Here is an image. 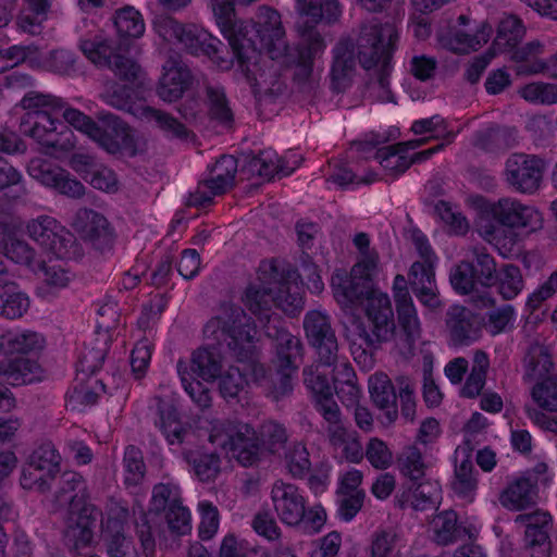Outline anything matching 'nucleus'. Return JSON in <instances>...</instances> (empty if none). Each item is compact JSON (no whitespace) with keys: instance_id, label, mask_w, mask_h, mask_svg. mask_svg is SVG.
<instances>
[{"instance_id":"obj_45","label":"nucleus","mask_w":557,"mask_h":557,"mask_svg":"<svg viewBox=\"0 0 557 557\" xmlns=\"http://www.w3.org/2000/svg\"><path fill=\"white\" fill-rule=\"evenodd\" d=\"M55 502L59 506L69 504V508L73 507L74 503L81 505L89 502L85 482L81 474L73 471H65L60 475L55 492Z\"/></svg>"},{"instance_id":"obj_19","label":"nucleus","mask_w":557,"mask_h":557,"mask_svg":"<svg viewBox=\"0 0 557 557\" xmlns=\"http://www.w3.org/2000/svg\"><path fill=\"white\" fill-rule=\"evenodd\" d=\"M255 37L260 48L265 49L272 60H278L286 55L287 44L285 29L277 11L261 7L257 14Z\"/></svg>"},{"instance_id":"obj_23","label":"nucleus","mask_w":557,"mask_h":557,"mask_svg":"<svg viewBox=\"0 0 557 557\" xmlns=\"http://www.w3.org/2000/svg\"><path fill=\"white\" fill-rule=\"evenodd\" d=\"M450 284L453 288L469 296L470 302L479 309L494 306V298L485 285H481L475 277L474 267L469 260H463L450 271Z\"/></svg>"},{"instance_id":"obj_59","label":"nucleus","mask_w":557,"mask_h":557,"mask_svg":"<svg viewBox=\"0 0 557 557\" xmlns=\"http://www.w3.org/2000/svg\"><path fill=\"white\" fill-rule=\"evenodd\" d=\"M442 498V487L438 481L428 479L414 488L410 506L416 510H425L435 506Z\"/></svg>"},{"instance_id":"obj_17","label":"nucleus","mask_w":557,"mask_h":557,"mask_svg":"<svg viewBox=\"0 0 557 557\" xmlns=\"http://www.w3.org/2000/svg\"><path fill=\"white\" fill-rule=\"evenodd\" d=\"M309 343L315 348L319 361L332 366L337 358L338 344L330 317L320 310L309 311L304 320Z\"/></svg>"},{"instance_id":"obj_11","label":"nucleus","mask_w":557,"mask_h":557,"mask_svg":"<svg viewBox=\"0 0 557 557\" xmlns=\"http://www.w3.org/2000/svg\"><path fill=\"white\" fill-rule=\"evenodd\" d=\"M26 233L41 250L49 257L57 260L70 258L74 236L53 216L39 215L30 219L26 225Z\"/></svg>"},{"instance_id":"obj_33","label":"nucleus","mask_w":557,"mask_h":557,"mask_svg":"<svg viewBox=\"0 0 557 557\" xmlns=\"http://www.w3.org/2000/svg\"><path fill=\"white\" fill-rule=\"evenodd\" d=\"M1 357H33L45 346L41 334L32 330L9 332L0 339Z\"/></svg>"},{"instance_id":"obj_21","label":"nucleus","mask_w":557,"mask_h":557,"mask_svg":"<svg viewBox=\"0 0 557 557\" xmlns=\"http://www.w3.org/2000/svg\"><path fill=\"white\" fill-rule=\"evenodd\" d=\"M72 226L81 238L94 248L104 251L114 240L110 223L101 213L91 209H79L72 222Z\"/></svg>"},{"instance_id":"obj_52","label":"nucleus","mask_w":557,"mask_h":557,"mask_svg":"<svg viewBox=\"0 0 557 557\" xmlns=\"http://www.w3.org/2000/svg\"><path fill=\"white\" fill-rule=\"evenodd\" d=\"M467 260L474 267L476 280L486 288L495 283L496 280V262L485 248L473 247L467 255Z\"/></svg>"},{"instance_id":"obj_55","label":"nucleus","mask_w":557,"mask_h":557,"mask_svg":"<svg viewBox=\"0 0 557 557\" xmlns=\"http://www.w3.org/2000/svg\"><path fill=\"white\" fill-rule=\"evenodd\" d=\"M434 541L440 545H448L457 540V513L445 510L437 513L431 521Z\"/></svg>"},{"instance_id":"obj_48","label":"nucleus","mask_w":557,"mask_h":557,"mask_svg":"<svg viewBox=\"0 0 557 557\" xmlns=\"http://www.w3.org/2000/svg\"><path fill=\"white\" fill-rule=\"evenodd\" d=\"M28 9L21 12L17 18L18 28L27 34L37 35L50 10V0H27Z\"/></svg>"},{"instance_id":"obj_2","label":"nucleus","mask_w":557,"mask_h":557,"mask_svg":"<svg viewBox=\"0 0 557 557\" xmlns=\"http://www.w3.org/2000/svg\"><path fill=\"white\" fill-rule=\"evenodd\" d=\"M20 104L28 111L27 117L33 121L32 126L24 129V133L51 156L69 152L76 145L73 131L53 119L54 113L61 112L69 125L89 138L99 134L98 124L91 117L69 107L61 98L53 95L30 91L22 98Z\"/></svg>"},{"instance_id":"obj_25","label":"nucleus","mask_w":557,"mask_h":557,"mask_svg":"<svg viewBox=\"0 0 557 557\" xmlns=\"http://www.w3.org/2000/svg\"><path fill=\"white\" fill-rule=\"evenodd\" d=\"M194 83L189 67L181 60L169 59L163 65L157 94L164 102H174L183 97Z\"/></svg>"},{"instance_id":"obj_16","label":"nucleus","mask_w":557,"mask_h":557,"mask_svg":"<svg viewBox=\"0 0 557 557\" xmlns=\"http://www.w3.org/2000/svg\"><path fill=\"white\" fill-rule=\"evenodd\" d=\"M236 172V159L232 156H222L210 169L209 177L199 183L196 190L189 195L188 205L205 207L211 203L215 196L233 187Z\"/></svg>"},{"instance_id":"obj_37","label":"nucleus","mask_w":557,"mask_h":557,"mask_svg":"<svg viewBox=\"0 0 557 557\" xmlns=\"http://www.w3.org/2000/svg\"><path fill=\"white\" fill-rule=\"evenodd\" d=\"M424 141L425 139H413L381 148L376 151L375 159L385 170L386 174L397 176L411 165V161L407 156L408 150H413L424 145Z\"/></svg>"},{"instance_id":"obj_3","label":"nucleus","mask_w":557,"mask_h":557,"mask_svg":"<svg viewBox=\"0 0 557 557\" xmlns=\"http://www.w3.org/2000/svg\"><path fill=\"white\" fill-rule=\"evenodd\" d=\"M476 207L483 214L492 215L497 222L481 220L478 224L480 236L494 246L503 256H509L518 245V232L530 235L543 228L542 212L532 205L512 197L488 201L482 197L475 199Z\"/></svg>"},{"instance_id":"obj_31","label":"nucleus","mask_w":557,"mask_h":557,"mask_svg":"<svg viewBox=\"0 0 557 557\" xmlns=\"http://www.w3.org/2000/svg\"><path fill=\"white\" fill-rule=\"evenodd\" d=\"M345 337L350 345L355 360L364 366H372L371 351L383 341L376 338L373 332L369 333L363 323L357 318H351L345 324Z\"/></svg>"},{"instance_id":"obj_46","label":"nucleus","mask_w":557,"mask_h":557,"mask_svg":"<svg viewBox=\"0 0 557 557\" xmlns=\"http://www.w3.org/2000/svg\"><path fill=\"white\" fill-rule=\"evenodd\" d=\"M0 252L11 261L36 271L39 261L35 249L24 239L8 234L0 237Z\"/></svg>"},{"instance_id":"obj_44","label":"nucleus","mask_w":557,"mask_h":557,"mask_svg":"<svg viewBox=\"0 0 557 557\" xmlns=\"http://www.w3.org/2000/svg\"><path fill=\"white\" fill-rule=\"evenodd\" d=\"M134 115L138 119L154 123L166 136L180 139L188 137L189 132L187 128L170 113L146 104H139L136 111H134Z\"/></svg>"},{"instance_id":"obj_61","label":"nucleus","mask_w":557,"mask_h":557,"mask_svg":"<svg viewBox=\"0 0 557 557\" xmlns=\"http://www.w3.org/2000/svg\"><path fill=\"white\" fill-rule=\"evenodd\" d=\"M534 403L547 411H557V375H548L534 384L531 391Z\"/></svg>"},{"instance_id":"obj_22","label":"nucleus","mask_w":557,"mask_h":557,"mask_svg":"<svg viewBox=\"0 0 557 557\" xmlns=\"http://www.w3.org/2000/svg\"><path fill=\"white\" fill-rule=\"evenodd\" d=\"M271 500L280 520L289 527H298L305 517L306 499L292 483L276 480L271 488Z\"/></svg>"},{"instance_id":"obj_54","label":"nucleus","mask_w":557,"mask_h":557,"mask_svg":"<svg viewBox=\"0 0 557 557\" xmlns=\"http://www.w3.org/2000/svg\"><path fill=\"white\" fill-rule=\"evenodd\" d=\"M114 25L122 37L139 38L145 32L141 14L131 5H126L115 12Z\"/></svg>"},{"instance_id":"obj_36","label":"nucleus","mask_w":557,"mask_h":557,"mask_svg":"<svg viewBox=\"0 0 557 557\" xmlns=\"http://www.w3.org/2000/svg\"><path fill=\"white\" fill-rule=\"evenodd\" d=\"M544 52V44L539 40H531L521 47H516L511 50L510 60L513 61L517 75H536L545 73L547 62L540 58Z\"/></svg>"},{"instance_id":"obj_6","label":"nucleus","mask_w":557,"mask_h":557,"mask_svg":"<svg viewBox=\"0 0 557 557\" xmlns=\"http://www.w3.org/2000/svg\"><path fill=\"white\" fill-rule=\"evenodd\" d=\"M154 28L164 40L169 42L176 41L182 49L193 55H206L212 59L222 70H227L232 65L231 59H223L218 55L221 41L196 24H183L165 16L156 21Z\"/></svg>"},{"instance_id":"obj_64","label":"nucleus","mask_w":557,"mask_h":557,"mask_svg":"<svg viewBox=\"0 0 557 557\" xmlns=\"http://www.w3.org/2000/svg\"><path fill=\"white\" fill-rule=\"evenodd\" d=\"M398 468L401 474L412 481H417L424 475L426 465L420 450L414 446H410L399 456Z\"/></svg>"},{"instance_id":"obj_14","label":"nucleus","mask_w":557,"mask_h":557,"mask_svg":"<svg viewBox=\"0 0 557 557\" xmlns=\"http://www.w3.org/2000/svg\"><path fill=\"white\" fill-rule=\"evenodd\" d=\"M376 269V257L366 255L351 269L350 274L337 271L333 274L331 285L336 301L348 307L363 296L368 288L371 275Z\"/></svg>"},{"instance_id":"obj_29","label":"nucleus","mask_w":557,"mask_h":557,"mask_svg":"<svg viewBox=\"0 0 557 557\" xmlns=\"http://www.w3.org/2000/svg\"><path fill=\"white\" fill-rule=\"evenodd\" d=\"M434 268L435 264L422 263L419 260L412 263L408 273V282L414 295L424 306L431 309L441 306Z\"/></svg>"},{"instance_id":"obj_56","label":"nucleus","mask_w":557,"mask_h":557,"mask_svg":"<svg viewBox=\"0 0 557 557\" xmlns=\"http://www.w3.org/2000/svg\"><path fill=\"white\" fill-rule=\"evenodd\" d=\"M518 95L529 103L550 106L557 103V85L546 82H532L521 86Z\"/></svg>"},{"instance_id":"obj_10","label":"nucleus","mask_w":557,"mask_h":557,"mask_svg":"<svg viewBox=\"0 0 557 557\" xmlns=\"http://www.w3.org/2000/svg\"><path fill=\"white\" fill-rule=\"evenodd\" d=\"M493 27L487 21H474L466 14L457 17L454 25L437 33L442 48L459 55L479 51L491 39Z\"/></svg>"},{"instance_id":"obj_49","label":"nucleus","mask_w":557,"mask_h":557,"mask_svg":"<svg viewBox=\"0 0 557 557\" xmlns=\"http://www.w3.org/2000/svg\"><path fill=\"white\" fill-rule=\"evenodd\" d=\"M476 487L478 480L473 465L469 459H463L456 466L451 488L458 497L471 503L474 499Z\"/></svg>"},{"instance_id":"obj_50","label":"nucleus","mask_w":557,"mask_h":557,"mask_svg":"<svg viewBox=\"0 0 557 557\" xmlns=\"http://www.w3.org/2000/svg\"><path fill=\"white\" fill-rule=\"evenodd\" d=\"M206 94L210 117L223 126H231L234 116L223 87L209 85L206 87Z\"/></svg>"},{"instance_id":"obj_47","label":"nucleus","mask_w":557,"mask_h":557,"mask_svg":"<svg viewBox=\"0 0 557 557\" xmlns=\"http://www.w3.org/2000/svg\"><path fill=\"white\" fill-rule=\"evenodd\" d=\"M447 326L455 343L462 344L476 337L470 312L461 306H453L447 312Z\"/></svg>"},{"instance_id":"obj_35","label":"nucleus","mask_w":557,"mask_h":557,"mask_svg":"<svg viewBox=\"0 0 557 557\" xmlns=\"http://www.w3.org/2000/svg\"><path fill=\"white\" fill-rule=\"evenodd\" d=\"M299 165V157L292 154L280 158L275 151L267 149L249 161L252 174L270 180L274 174L289 175Z\"/></svg>"},{"instance_id":"obj_34","label":"nucleus","mask_w":557,"mask_h":557,"mask_svg":"<svg viewBox=\"0 0 557 557\" xmlns=\"http://www.w3.org/2000/svg\"><path fill=\"white\" fill-rule=\"evenodd\" d=\"M305 39L297 50L295 79L299 83L310 82L313 76V61L320 57L326 45L320 33H304Z\"/></svg>"},{"instance_id":"obj_41","label":"nucleus","mask_w":557,"mask_h":557,"mask_svg":"<svg viewBox=\"0 0 557 557\" xmlns=\"http://www.w3.org/2000/svg\"><path fill=\"white\" fill-rule=\"evenodd\" d=\"M29 304L28 296L14 282L0 277V317L18 319L27 312Z\"/></svg>"},{"instance_id":"obj_53","label":"nucleus","mask_w":557,"mask_h":557,"mask_svg":"<svg viewBox=\"0 0 557 557\" xmlns=\"http://www.w3.org/2000/svg\"><path fill=\"white\" fill-rule=\"evenodd\" d=\"M49 262L39 261L36 271L42 273V282L52 290L66 288L74 280V273L62 262H53L49 258Z\"/></svg>"},{"instance_id":"obj_38","label":"nucleus","mask_w":557,"mask_h":557,"mask_svg":"<svg viewBox=\"0 0 557 557\" xmlns=\"http://www.w3.org/2000/svg\"><path fill=\"white\" fill-rule=\"evenodd\" d=\"M537 488L529 479H518L509 483L499 495V503L511 511H522L537 503Z\"/></svg>"},{"instance_id":"obj_24","label":"nucleus","mask_w":557,"mask_h":557,"mask_svg":"<svg viewBox=\"0 0 557 557\" xmlns=\"http://www.w3.org/2000/svg\"><path fill=\"white\" fill-rule=\"evenodd\" d=\"M226 20V24H228L226 27H223L221 23H218V25L233 49L234 55L240 64H245L257 53L256 25L252 21L235 18L234 13H231Z\"/></svg>"},{"instance_id":"obj_8","label":"nucleus","mask_w":557,"mask_h":557,"mask_svg":"<svg viewBox=\"0 0 557 557\" xmlns=\"http://www.w3.org/2000/svg\"><path fill=\"white\" fill-rule=\"evenodd\" d=\"M397 38L398 34L394 25L369 21L360 26L356 36L342 40L354 42V53L358 55L362 67L370 70L387 66Z\"/></svg>"},{"instance_id":"obj_43","label":"nucleus","mask_w":557,"mask_h":557,"mask_svg":"<svg viewBox=\"0 0 557 557\" xmlns=\"http://www.w3.org/2000/svg\"><path fill=\"white\" fill-rule=\"evenodd\" d=\"M157 425L170 445H181L191 435L190 428L180 421L176 409L170 404L159 405Z\"/></svg>"},{"instance_id":"obj_7","label":"nucleus","mask_w":557,"mask_h":557,"mask_svg":"<svg viewBox=\"0 0 557 557\" xmlns=\"http://www.w3.org/2000/svg\"><path fill=\"white\" fill-rule=\"evenodd\" d=\"M177 373L182 384L190 398L200 407H208L211 403L209 389L200 382H214L222 371L221 355L208 348H199L191 354L189 360H178Z\"/></svg>"},{"instance_id":"obj_9","label":"nucleus","mask_w":557,"mask_h":557,"mask_svg":"<svg viewBox=\"0 0 557 557\" xmlns=\"http://www.w3.org/2000/svg\"><path fill=\"white\" fill-rule=\"evenodd\" d=\"M209 441L225 449L231 458L244 467L258 463L263 455L259 436L246 423L214 421L211 424Z\"/></svg>"},{"instance_id":"obj_60","label":"nucleus","mask_w":557,"mask_h":557,"mask_svg":"<svg viewBox=\"0 0 557 557\" xmlns=\"http://www.w3.org/2000/svg\"><path fill=\"white\" fill-rule=\"evenodd\" d=\"M28 174L41 185L53 188L60 175H63V169L50 161L36 157L33 158L27 166Z\"/></svg>"},{"instance_id":"obj_4","label":"nucleus","mask_w":557,"mask_h":557,"mask_svg":"<svg viewBox=\"0 0 557 557\" xmlns=\"http://www.w3.org/2000/svg\"><path fill=\"white\" fill-rule=\"evenodd\" d=\"M79 48L91 63L110 69L115 76L126 83L123 86L114 82L108 83L102 99L108 104L134 115V111L140 103H133L134 89L128 84L139 83L143 75L140 66L134 60L119 53L111 41L102 35L81 39Z\"/></svg>"},{"instance_id":"obj_30","label":"nucleus","mask_w":557,"mask_h":557,"mask_svg":"<svg viewBox=\"0 0 557 557\" xmlns=\"http://www.w3.org/2000/svg\"><path fill=\"white\" fill-rule=\"evenodd\" d=\"M99 120L101 122V125H98L99 134L91 139L104 150L115 153L132 143L131 129L120 117L112 113H104L99 116Z\"/></svg>"},{"instance_id":"obj_63","label":"nucleus","mask_w":557,"mask_h":557,"mask_svg":"<svg viewBox=\"0 0 557 557\" xmlns=\"http://www.w3.org/2000/svg\"><path fill=\"white\" fill-rule=\"evenodd\" d=\"M185 459L193 466L194 473L201 482L213 481L220 473V458L215 454H202L194 457L185 454Z\"/></svg>"},{"instance_id":"obj_57","label":"nucleus","mask_w":557,"mask_h":557,"mask_svg":"<svg viewBox=\"0 0 557 557\" xmlns=\"http://www.w3.org/2000/svg\"><path fill=\"white\" fill-rule=\"evenodd\" d=\"M411 131L416 135L429 134L430 136L424 138V144L431 138L445 139L446 144H449L456 136V132L448 129L446 121L440 115L414 121Z\"/></svg>"},{"instance_id":"obj_20","label":"nucleus","mask_w":557,"mask_h":557,"mask_svg":"<svg viewBox=\"0 0 557 557\" xmlns=\"http://www.w3.org/2000/svg\"><path fill=\"white\" fill-rule=\"evenodd\" d=\"M98 516V509L90 502L81 505L74 503L65 517L64 536L67 544L76 549L90 544Z\"/></svg>"},{"instance_id":"obj_18","label":"nucleus","mask_w":557,"mask_h":557,"mask_svg":"<svg viewBox=\"0 0 557 557\" xmlns=\"http://www.w3.org/2000/svg\"><path fill=\"white\" fill-rule=\"evenodd\" d=\"M515 523L525 528L524 547L531 557L550 556L549 531L553 527V517L547 510L536 509L520 513L516 517Z\"/></svg>"},{"instance_id":"obj_13","label":"nucleus","mask_w":557,"mask_h":557,"mask_svg":"<svg viewBox=\"0 0 557 557\" xmlns=\"http://www.w3.org/2000/svg\"><path fill=\"white\" fill-rule=\"evenodd\" d=\"M546 162L536 154L516 152L505 162L504 177L508 186L524 195H534L541 188Z\"/></svg>"},{"instance_id":"obj_51","label":"nucleus","mask_w":557,"mask_h":557,"mask_svg":"<svg viewBox=\"0 0 557 557\" xmlns=\"http://www.w3.org/2000/svg\"><path fill=\"white\" fill-rule=\"evenodd\" d=\"M27 462L47 478L54 479L60 472L61 456L53 444L44 443L30 454Z\"/></svg>"},{"instance_id":"obj_62","label":"nucleus","mask_w":557,"mask_h":557,"mask_svg":"<svg viewBox=\"0 0 557 557\" xmlns=\"http://www.w3.org/2000/svg\"><path fill=\"white\" fill-rule=\"evenodd\" d=\"M284 463L287 471L294 478L305 476L311 467L306 446L301 443L290 444L285 453Z\"/></svg>"},{"instance_id":"obj_40","label":"nucleus","mask_w":557,"mask_h":557,"mask_svg":"<svg viewBox=\"0 0 557 557\" xmlns=\"http://www.w3.org/2000/svg\"><path fill=\"white\" fill-rule=\"evenodd\" d=\"M369 393L374 405L384 410V418L387 424L397 419L396 394L394 386L384 373H374L369 377Z\"/></svg>"},{"instance_id":"obj_12","label":"nucleus","mask_w":557,"mask_h":557,"mask_svg":"<svg viewBox=\"0 0 557 557\" xmlns=\"http://www.w3.org/2000/svg\"><path fill=\"white\" fill-rule=\"evenodd\" d=\"M325 364L317 363L304 370V381L310 389L314 406L329 424V432L333 440L343 441L345 430L342 426L341 410L333 397V389L324 372L320 370Z\"/></svg>"},{"instance_id":"obj_32","label":"nucleus","mask_w":557,"mask_h":557,"mask_svg":"<svg viewBox=\"0 0 557 557\" xmlns=\"http://www.w3.org/2000/svg\"><path fill=\"white\" fill-rule=\"evenodd\" d=\"M267 335L275 341L276 367L288 371H296L297 361L301 357V343L299 338L278 325L268 326Z\"/></svg>"},{"instance_id":"obj_26","label":"nucleus","mask_w":557,"mask_h":557,"mask_svg":"<svg viewBox=\"0 0 557 557\" xmlns=\"http://www.w3.org/2000/svg\"><path fill=\"white\" fill-rule=\"evenodd\" d=\"M366 313L380 341H391L395 334L394 311L387 294L377 289L367 296Z\"/></svg>"},{"instance_id":"obj_28","label":"nucleus","mask_w":557,"mask_h":557,"mask_svg":"<svg viewBox=\"0 0 557 557\" xmlns=\"http://www.w3.org/2000/svg\"><path fill=\"white\" fill-rule=\"evenodd\" d=\"M357 74L356 53L354 42L339 40L333 49V63L331 66V85L336 91L349 88Z\"/></svg>"},{"instance_id":"obj_42","label":"nucleus","mask_w":557,"mask_h":557,"mask_svg":"<svg viewBox=\"0 0 557 557\" xmlns=\"http://www.w3.org/2000/svg\"><path fill=\"white\" fill-rule=\"evenodd\" d=\"M523 379L528 382H540L552 373L554 363L548 349L540 344L530 346L523 361Z\"/></svg>"},{"instance_id":"obj_27","label":"nucleus","mask_w":557,"mask_h":557,"mask_svg":"<svg viewBox=\"0 0 557 557\" xmlns=\"http://www.w3.org/2000/svg\"><path fill=\"white\" fill-rule=\"evenodd\" d=\"M298 13L297 30L305 39L304 33H317L314 30L323 18L332 21L341 14V5L337 0H297Z\"/></svg>"},{"instance_id":"obj_39","label":"nucleus","mask_w":557,"mask_h":557,"mask_svg":"<svg viewBox=\"0 0 557 557\" xmlns=\"http://www.w3.org/2000/svg\"><path fill=\"white\" fill-rule=\"evenodd\" d=\"M527 33L523 22L516 15H504L497 25L496 36L490 49L498 53L510 52L524 38Z\"/></svg>"},{"instance_id":"obj_15","label":"nucleus","mask_w":557,"mask_h":557,"mask_svg":"<svg viewBox=\"0 0 557 557\" xmlns=\"http://www.w3.org/2000/svg\"><path fill=\"white\" fill-rule=\"evenodd\" d=\"M129 512L119 503H111L101 522L102 539L109 557H138L132 540L126 536Z\"/></svg>"},{"instance_id":"obj_1","label":"nucleus","mask_w":557,"mask_h":557,"mask_svg":"<svg viewBox=\"0 0 557 557\" xmlns=\"http://www.w3.org/2000/svg\"><path fill=\"white\" fill-rule=\"evenodd\" d=\"M206 332L216 339L230 337L227 345L237 358L236 366H230L218 376L219 389L224 398L236 397L248 384L249 379L259 381L264 376L265 370L259 362L253 344L256 327L239 307L224 306L220 314L208 322Z\"/></svg>"},{"instance_id":"obj_5","label":"nucleus","mask_w":557,"mask_h":557,"mask_svg":"<svg viewBox=\"0 0 557 557\" xmlns=\"http://www.w3.org/2000/svg\"><path fill=\"white\" fill-rule=\"evenodd\" d=\"M243 302L259 320H269L273 305L288 314H295L304 305L302 289L295 273L283 276L273 265L262 264L257 276L248 284Z\"/></svg>"},{"instance_id":"obj_58","label":"nucleus","mask_w":557,"mask_h":557,"mask_svg":"<svg viewBox=\"0 0 557 557\" xmlns=\"http://www.w3.org/2000/svg\"><path fill=\"white\" fill-rule=\"evenodd\" d=\"M498 293L506 300L517 297L523 289V278L520 269L513 264L505 265L496 275Z\"/></svg>"}]
</instances>
